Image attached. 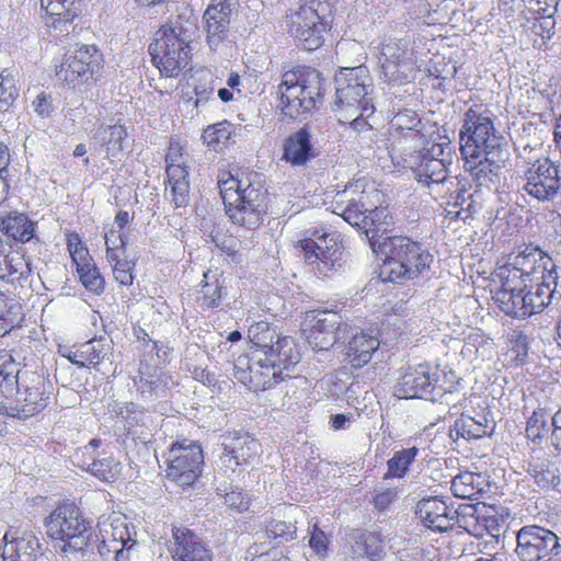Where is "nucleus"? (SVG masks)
Here are the masks:
<instances>
[{"instance_id": "25", "label": "nucleus", "mask_w": 561, "mask_h": 561, "mask_svg": "<svg viewBox=\"0 0 561 561\" xmlns=\"http://www.w3.org/2000/svg\"><path fill=\"white\" fill-rule=\"evenodd\" d=\"M173 543L170 548L174 561H211L209 551L190 529L174 527Z\"/></svg>"}, {"instance_id": "40", "label": "nucleus", "mask_w": 561, "mask_h": 561, "mask_svg": "<svg viewBox=\"0 0 561 561\" xmlns=\"http://www.w3.org/2000/svg\"><path fill=\"white\" fill-rule=\"evenodd\" d=\"M232 136V125L227 121L208 126L203 133L204 142L215 151H222Z\"/></svg>"}, {"instance_id": "38", "label": "nucleus", "mask_w": 561, "mask_h": 561, "mask_svg": "<svg viewBox=\"0 0 561 561\" xmlns=\"http://www.w3.org/2000/svg\"><path fill=\"white\" fill-rule=\"evenodd\" d=\"M76 266L80 282L85 289L96 295L104 291L105 282L91 256L82 260L80 263H77Z\"/></svg>"}, {"instance_id": "64", "label": "nucleus", "mask_w": 561, "mask_h": 561, "mask_svg": "<svg viewBox=\"0 0 561 561\" xmlns=\"http://www.w3.org/2000/svg\"><path fill=\"white\" fill-rule=\"evenodd\" d=\"M67 247L75 264L82 262L90 256L89 251L81 243L79 234L71 233L67 238Z\"/></svg>"}, {"instance_id": "1", "label": "nucleus", "mask_w": 561, "mask_h": 561, "mask_svg": "<svg viewBox=\"0 0 561 561\" xmlns=\"http://www.w3.org/2000/svg\"><path fill=\"white\" fill-rule=\"evenodd\" d=\"M459 141L465 170L477 184L495 183L510 160V151L492 119L470 107L463 115Z\"/></svg>"}, {"instance_id": "9", "label": "nucleus", "mask_w": 561, "mask_h": 561, "mask_svg": "<svg viewBox=\"0 0 561 561\" xmlns=\"http://www.w3.org/2000/svg\"><path fill=\"white\" fill-rule=\"evenodd\" d=\"M226 208L230 220L249 230H255L267 214L268 193L262 176H254Z\"/></svg>"}, {"instance_id": "48", "label": "nucleus", "mask_w": 561, "mask_h": 561, "mask_svg": "<svg viewBox=\"0 0 561 561\" xmlns=\"http://www.w3.org/2000/svg\"><path fill=\"white\" fill-rule=\"evenodd\" d=\"M549 415L541 409H536L527 421L526 435L533 443H540L550 431Z\"/></svg>"}, {"instance_id": "23", "label": "nucleus", "mask_w": 561, "mask_h": 561, "mask_svg": "<svg viewBox=\"0 0 561 561\" xmlns=\"http://www.w3.org/2000/svg\"><path fill=\"white\" fill-rule=\"evenodd\" d=\"M460 508L461 506L456 508L438 497H428L417 503L416 514L426 527L437 531H447L455 525Z\"/></svg>"}, {"instance_id": "51", "label": "nucleus", "mask_w": 561, "mask_h": 561, "mask_svg": "<svg viewBox=\"0 0 561 561\" xmlns=\"http://www.w3.org/2000/svg\"><path fill=\"white\" fill-rule=\"evenodd\" d=\"M499 277L501 278L502 285L495 293L513 294L519 289H526L528 287L527 282L520 272L516 271L511 264L500 268Z\"/></svg>"}, {"instance_id": "8", "label": "nucleus", "mask_w": 561, "mask_h": 561, "mask_svg": "<svg viewBox=\"0 0 561 561\" xmlns=\"http://www.w3.org/2000/svg\"><path fill=\"white\" fill-rule=\"evenodd\" d=\"M47 534L62 541L61 551H85L91 545L92 527L72 505L57 506L45 519Z\"/></svg>"}, {"instance_id": "53", "label": "nucleus", "mask_w": 561, "mask_h": 561, "mask_svg": "<svg viewBox=\"0 0 561 561\" xmlns=\"http://www.w3.org/2000/svg\"><path fill=\"white\" fill-rule=\"evenodd\" d=\"M261 368L256 364V358H249L248 356H239L233 365V377L243 385L253 382V374L257 373Z\"/></svg>"}, {"instance_id": "41", "label": "nucleus", "mask_w": 561, "mask_h": 561, "mask_svg": "<svg viewBox=\"0 0 561 561\" xmlns=\"http://www.w3.org/2000/svg\"><path fill=\"white\" fill-rule=\"evenodd\" d=\"M419 449L416 447L398 450L387 461V472L383 478H403L409 471L410 465L415 460Z\"/></svg>"}, {"instance_id": "24", "label": "nucleus", "mask_w": 561, "mask_h": 561, "mask_svg": "<svg viewBox=\"0 0 561 561\" xmlns=\"http://www.w3.org/2000/svg\"><path fill=\"white\" fill-rule=\"evenodd\" d=\"M265 355L255 354L256 364L275 377L282 369H289L299 362V355L295 351L293 340L288 336L277 337L274 346L265 348ZM268 376V373H263Z\"/></svg>"}, {"instance_id": "10", "label": "nucleus", "mask_w": 561, "mask_h": 561, "mask_svg": "<svg viewBox=\"0 0 561 561\" xmlns=\"http://www.w3.org/2000/svg\"><path fill=\"white\" fill-rule=\"evenodd\" d=\"M523 190L539 203L561 204V171L546 158L537 160L524 173Z\"/></svg>"}, {"instance_id": "47", "label": "nucleus", "mask_w": 561, "mask_h": 561, "mask_svg": "<svg viewBox=\"0 0 561 561\" xmlns=\"http://www.w3.org/2000/svg\"><path fill=\"white\" fill-rule=\"evenodd\" d=\"M204 278L205 284L202 286L197 301L203 308L215 309L221 304L224 294L222 283L218 278H215L214 282H209L208 273L204 274Z\"/></svg>"}, {"instance_id": "56", "label": "nucleus", "mask_w": 561, "mask_h": 561, "mask_svg": "<svg viewBox=\"0 0 561 561\" xmlns=\"http://www.w3.org/2000/svg\"><path fill=\"white\" fill-rule=\"evenodd\" d=\"M31 106L34 113L41 118L50 117L56 110L51 93L46 91H41L32 101Z\"/></svg>"}, {"instance_id": "34", "label": "nucleus", "mask_w": 561, "mask_h": 561, "mask_svg": "<svg viewBox=\"0 0 561 561\" xmlns=\"http://www.w3.org/2000/svg\"><path fill=\"white\" fill-rule=\"evenodd\" d=\"M248 337L252 343L253 358H255V354H261L263 357L265 355V348H270L274 346L277 337H280L276 334L275 330L271 328L268 322L259 321L250 325L248 330Z\"/></svg>"}, {"instance_id": "36", "label": "nucleus", "mask_w": 561, "mask_h": 561, "mask_svg": "<svg viewBox=\"0 0 561 561\" xmlns=\"http://www.w3.org/2000/svg\"><path fill=\"white\" fill-rule=\"evenodd\" d=\"M111 351L112 346L107 339H93L80 345V354L82 355H79V357L85 362L84 367H96L108 358Z\"/></svg>"}, {"instance_id": "37", "label": "nucleus", "mask_w": 561, "mask_h": 561, "mask_svg": "<svg viewBox=\"0 0 561 561\" xmlns=\"http://www.w3.org/2000/svg\"><path fill=\"white\" fill-rule=\"evenodd\" d=\"M453 206L458 208L456 216L462 220L473 218L474 215L482 209L481 193L478 191L470 192L469 190H459L455 197Z\"/></svg>"}, {"instance_id": "39", "label": "nucleus", "mask_w": 561, "mask_h": 561, "mask_svg": "<svg viewBox=\"0 0 561 561\" xmlns=\"http://www.w3.org/2000/svg\"><path fill=\"white\" fill-rule=\"evenodd\" d=\"M254 176L262 175L256 172H251L241 179H237L230 173H224L222 176L219 178L218 187L220 190V195L225 204V208L229 206V203L233 202V198H237L238 195H241V190L244 188L249 182H252Z\"/></svg>"}, {"instance_id": "21", "label": "nucleus", "mask_w": 561, "mask_h": 561, "mask_svg": "<svg viewBox=\"0 0 561 561\" xmlns=\"http://www.w3.org/2000/svg\"><path fill=\"white\" fill-rule=\"evenodd\" d=\"M2 561H35L42 554V543L30 528H11L3 537Z\"/></svg>"}, {"instance_id": "33", "label": "nucleus", "mask_w": 561, "mask_h": 561, "mask_svg": "<svg viewBox=\"0 0 561 561\" xmlns=\"http://www.w3.org/2000/svg\"><path fill=\"white\" fill-rule=\"evenodd\" d=\"M94 547L101 558V561H128L130 553L125 543H119L117 540H107L101 538L100 534H92L91 545L87 548L93 552Z\"/></svg>"}, {"instance_id": "43", "label": "nucleus", "mask_w": 561, "mask_h": 561, "mask_svg": "<svg viewBox=\"0 0 561 561\" xmlns=\"http://www.w3.org/2000/svg\"><path fill=\"white\" fill-rule=\"evenodd\" d=\"M531 474L536 484L542 489L550 486L556 489L561 482L559 467L548 460L533 465Z\"/></svg>"}, {"instance_id": "58", "label": "nucleus", "mask_w": 561, "mask_h": 561, "mask_svg": "<svg viewBox=\"0 0 561 561\" xmlns=\"http://www.w3.org/2000/svg\"><path fill=\"white\" fill-rule=\"evenodd\" d=\"M23 371L21 363L16 360L11 351H0V376L20 377Z\"/></svg>"}, {"instance_id": "59", "label": "nucleus", "mask_w": 561, "mask_h": 561, "mask_svg": "<svg viewBox=\"0 0 561 561\" xmlns=\"http://www.w3.org/2000/svg\"><path fill=\"white\" fill-rule=\"evenodd\" d=\"M398 492L391 488H376L375 494L370 501L376 510L383 512L397 500Z\"/></svg>"}, {"instance_id": "61", "label": "nucleus", "mask_w": 561, "mask_h": 561, "mask_svg": "<svg viewBox=\"0 0 561 561\" xmlns=\"http://www.w3.org/2000/svg\"><path fill=\"white\" fill-rule=\"evenodd\" d=\"M268 537L277 539L280 538L285 541H289L296 538V526L291 523L286 522H272L267 526Z\"/></svg>"}, {"instance_id": "27", "label": "nucleus", "mask_w": 561, "mask_h": 561, "mask_svg": "<svg viewBox=\"0 0 561 561\" xmlns=\"http://www.w3.org/2000/svg\"><path fill=\"white\" fill-rule=\"evenodd\" d=\"M378 346L377 337L364 332L355 334L346 346L345 360L352 367L360 368L370 360Z\"/></svg>"}, {"instance_id": "11", "label": "nucleus", "mask_w": 561, "mask_h": 561, "mask_svg": "<svg viewBox=\"0 0 561 561\" xmlns=\"http://www.w3.org/2000/svg\"><path fill=\"white\" fill-rule=\"evenodd\" d=\"M167 477L180 485H191L201 474L204 456L194 442H174L165 454Z\"/></svg>"}, {"instance_id": "50", "label": "nucleus", "mask_w": 561, "mask_h": 561, "mask_svg": "<svg viewBox=\"0 0 561 561\" xmlns=\"http://www.w3.org/2000/svg\"><path fill=\"white\" fill-rule=\"evenodd\" d=\"M1 264V271L7 272L9 276H15L16 279L26 278L32 273L31 262L19 252L7 254Z\"/></svg>"}, {"instance_id": "26", "label": "nucleus", "mask_w": 561, "mask_h": 561, "mask_svg": "<svg viewBox=\"0 0 561 561\" xmlns=\"http://www.w3.org/2000/svg\"><path fill=\"white\" fill-rule=\"evenodd\" d=\"M41 8L46 12V24L62 33L70 32V25L80 13L77 0H39Z\"/></svg>"}, {"instance_id": "15", "label": "nucleus", "mask_w": 561, "mask_h": 561, "mask_svg": "<svg viewBox=\"0 0 561 561\" xmlns=\"http://www.w3.org/2000/svg\"><path fill=\"white\" fill-rule=\"evenodd\" d=\"M415 160L412 169L420 183L426 186L444 183L453 161L451 147L449 144H433L428 149L419 152Z\"/></svg>"}, {"instance_id": "28", "label": "nucleus", "mask_w": 561, "mask_h": 561, "mask_svg": "<svg viewBox=\"0 0 561 561\" xmlns=\"http://www.w3.org/2000/svg\"><path fill=\"white\" fill-rule=\"evenodd\" d=\"M98 528L101 538H106L107 540L113 539L117 540L119 543H125L129 553H131L134 546L137 543L136 539L131 537L125 516H103L98 522Z\"/></svg>"}, {"instance_id": "63", "label": "nucleus", "mask_w": 561, "mask_h": 561, "mask_svg": "<svg viewBox=\"0 0 561 561\" xmlns=\"http://www.w3.org/2000/svg\"><path fill=\"white\" fill-rule=\"evenodd\" d=\"M108 411L112 415L127 419L130 424L133 421L138 422L137 404L134 402H113L108 405Z\"/></svg>"}, {"instance_id": "35", "label": "nucleus", "mask_w": 561, "mask_h": 561, "mask_svg": "<svg viewBox=\"0 0 561 561\" xmlns=\"http://www.w3.org/2000/svg\"><path fill=\"white\" fill-rule=\"evenodd\" d=\"M483 477L470 471L460 472L451 481V491L461 499H474L481 491Z\"/></svg>"}, {"instance_id": "55", "label": "nucleus", "mask_w": 561, "mask_h": 561, "mask_svg": "<svg viewBox=\"0 0 561 561\" xmlns=\"http://www.w3.org/2000/svg\"><path fill=\"white\" fill-rule=\"evenodd\" d=\"M221 491L220 489H218ZM225 504L238 513L247 511L250 506V496L238 488H230V490H222Z\"/></svg>"}, {"instance_id": "54", "label": "nucleus", "mask_w": 561, "mask_h": 561, "mask_svg": "<svg viewBox=\"0 0 561 561\" xmlns=\"http://www.w3.org/2000/svg\"><path fill=\"white\" fill-rule=\"evenodd\" d=\"M329 538L327 534L314 524L309 529V548L312 553L320 560L329 556Z\"/></svg>"}, {"instance_id": "17", "label": "nucleus", "mask_w": 561, "mask_h": 561, "mask_svg": "<svg viewBox=\"0 0 561 561\" xmlns=\"http://www.w3.org/2000/svg\"><path fill=\"white\" fill-rule=\"evenodd\" d=\"M102 62V54L95 45H81L66 54L57 76L69 83L88 81L100 71Z\"/></svg>"}, {"instance_id": "22", "label": "nucleus", "mask_w": 561, "mask_h": 561, "mask_svg": "<svg viewBox=\"0 0 561 561\" xmlns=\"http://www.w3.org/2000/svg\"><path fill=\"white\" fill-rule=\"evenodd\" d=\"M437 369L427 364L409 367L400 377L397 388L404 398H423L431 394L435 388L446 389L438 385Z\"/></svg>"}, {"instance_id": "13", "label": "nucleus", "mask_w": 561, "mask_h": 561, "mask_svg": "<svg viewBox=\"0 0 561 561\" xmlns=\"http://www.w3.org/2000/svg\"><path fill=\"white\" fill-rule=\"evenodd\" d=\"M300 248L304 260L310 265H316L322 276H328L329 272L342 266L344 250L335 234L322 233L316 238L304 239L300 241Z\"/></svg>"}, {"instance_id": "62", "label": "nucleus", "mask_w": 561, "mask_h": 561, "mask_svg": "<svg viewBox=\"0 0 561 561\" xmlns=\"http://www.w3.org/2000/svg\"><path fill=\"white\" fill-rule=\"evenodd\" d=\"M171 201L176 208L185 207L190 201V182L170 183Z\"/></svg>"}, {"instance_id": "3", "label": "nucleus", "mask_w": 561, "mask_h": 561, "mask_svg": "<svg viewBox=\"0 0 561 561\" xmlns=\"http://www.w3.org/2000/svg\"><path fill=\"white\" fill-rule=\"evenodd\" d=\"M337 208H341L343 218L352 226L364 230L370 248L375 239L385 240L392 236L386 233L393 226L389 210L383 207H368V195L358 182L351 184L340 195Z\"/></svg>"}, {"instance_id": "42", "label": "nucleus", "mask_w": 561, "mask_h": 561, "mask_svg": "<svg viewBox=\"0 0 561 561\" xmlns=\"http://www.w3.org/2000/svg\"><path fill=\"white\" fill-rule=\"evenodd\" d=\"M556 286L547 284L530 285L527 290V305L529 317L543 310L545 307L552 302L556 293Z\"/></svg>"}, {"instance_id": "19", "label": "nucleus", "mask_w": 561, "mask_h": 561, "mask_svg": "<svg viewBox=\"0 0 561 561\" xmlns=\"http://www.w3.org/2000/svg\"><path fill=\"white\" fill-rule=\"evenodd\" d=\"M222 453L220 463L231 471L243 465H250L261 451V444L249 433L226 431L220 436Z\"/></svg>"}, {"instance_id": "52", "label": "nucleus", "mask_w": 561, "mask_h": 561, "mask_svg": "<svg viewBox=\"0 0 561 561\" xmlns=\"http://www.w3.org/2000/svg\"><path fill=\"white\" fill-rule=\"evenodd\" d=\"M119 470V462L112 457L94 460L89 467L91 474L106 482L113 481L118 476Z\"/></svg>"}, {"instance_id": "49", "label": "nucleus", "mask_w": 561, "mask_h": 561, "mask_svg": "<svg viewBox=\"0 0 561 561\" xmlns=\"http://www.w3.org/2000/svg\"><path fill=\"white\" fill-rule=\"evenodd\" d=\"M538 247L527 245L522 252H519L511 263V265L518 272L520 275L529 282L530 278L534 277V272H536V259L538 253Z\"/></svg>"}, {"instance_id": "29", "label": "nucleus", "mask_w": 561, "mask_h": 561, "mask_svg": "<svg viewBox=\"0 0 561 561\" xmlns=\"http://www.w3.org/2000/svg\"><path fill=\"white\" fill-rule=\"evenodd\" d=\"M204 20L206 23L207 43L210 49L216 50L228 38L231 16L218 14L213 10H206Z\"/></svg>"}, {"instance_id": "60", "label": "nucleus", "mask_w": 561, "mask_h": 561, "mask_svg": "<svg viewBox=\"0 0 561 561\" xmlns=\"http://www.w3.org/2000/svg\"><path fill=\"white\" fill-rule=\"evenodd\" d=\"M20 379V377L0 376V393L8 401H3L4 403H18Z\"/></svg>"}, {"instance_id": "5", "label": "nucleus", "mask_w": 561, "mask_h": 561, "mask_svg": "<svg viewBox=\"0 0 561 561\" xmlns=\"http://www.w3.org/2000/svg\"><path fill=\"white\" fill-rule=\"evenodd\" d=\"M337 0H307L287 16L289 34L305 50H316L331 26Z\"/></svg>"}, {"instance_id": "31", "label": "nucleus", "mask_w": 561, "mask_h": 561, "mask_svg": "<svg viewBox=\"0 0 561 561\" xmlns=\"http://www.w3.org/2000/svg\"><path fill=\"white\" fill-rule=\"evenodd\" d=\"M525 290L523 288L513 294L495 293L493 299L505 314L516 319H525L529 317L528 296Z\"/></svg>"}, {"instance_id": "18", "label": "nucleus", "mask_w": 561, "mask_h": 561, "mask_svg": "<svg viewBox=\"0 0 561 561\" xmlns=\"http://www.w3.org/2000/svg\"><path fill=\"white\" fill-rule=\"evenodd\" d=\"M341 323L342 317L336 311L328 309L307 311L304 325L308 332V343L317 351L330 350L337 341Z\"/></svg>"}, {"instance_id": "32", "label": "nucleus", "mask_w": 561, "mask_h": 561, "mask_svg": "<svg viewBox=\"0 0 561 561\" xmlns=\"http://www.w3.org/2000/svg\"><path fill=\"white\" fill-rule=\"evenodd\" d=\"M492 431L493 426H490L486 417L482 416L481 420H476L469 415L461 414L450 430V435L453 436L455 433L457 438L462 437L469 440L482 438L483 436L489 435Z\"/></svg>"}, {"instance_id": "44", "label": "nucleus", "mask_w": 561, "mask_h": 561, "mask_svg": "<svg viewBox=\"0 0 561 561\" xmlns=\"http://www.w3.org/2000/svg\"><path fill=\"white\" fill-rule=\"evenodd\" d=\"M126 136L127 131L123 125H111L102 130V147L106 149V158H117L123 152Z\"/></svg>"}, {"instance_id": "14", "label": "nucleus", "mask_w": 561, "mask_h": 561, "mask_svg": "<svg viewBox=\"0 0 561 561\" xmlns=\"http://www.w3.org/2000/svg\"><path fill=\"white\" fill-rule=\"evenodd\" d=\"M379 62L382 78L389 83H403L411 79L414 62L404 38H388L380 47Z\"/></svg>"}, {"instance_id": "46", "label": "nucleus", "mask_w": 561, "mask_h": 561, "mask_svg": "<svg viewBox=\"0 0 561 561\" xmlns=\"http://www.w3.org/2000/svg\"><path fill=\"white\" fill-rule=\"evenodd\" d=\"M20 95V85L15 77L8 70L0 72V112H7L14 105Z\"/></svg>"}, {"instance_id": "4", "label": "nucleus", "mask_w": 561, "mask_h": 561, "mask_svg": "<svg viewBox=\"0 0 561 561\" xmlns=\"http://www.w3.org/2000/svg\"><path fill=\"white\" fill-rule=\"evenodd\" d=\"M334 111L340 121L352 118L355 114H374V84L365 66L342 68L334 77Z\"/></svg>"}, {"instance_id": "6", "label": "nucleus", "mask_w": 561, "mask_h": 561, "mask_svg": "<svg viewBox=\"0 0 561 561\" xmlns=\"http://www.w3.org/2000/svg\"><path fill=\"white\" fill-rule=\"evenodd\" d=\"M282 112L297 118L313 110L322 99V77L314 69H297L284 73L278 85Z\"/></svg>"}, {"instance_id": "7", "label": "nucleus", "mask_w": 561, "mask_h": 561, "mask_svg": "<svg viewBox=\"0 0 561 561\" xmlns=\"http://www.w3.org/2000/svg\"><path fill=\"white\" fill-rule=\"evenodd\" d=\"M190 30L179 22L163 26L149 46L153 65L167 77H176L191 57Z\"/></svg>"}, {"instance_id": "20", "label": "nucleus", "mask_w": 561, "mask_h": 561, "mask_svg": "<svg viewBox=\"0 0 561 561\" xmlns=\"http://www.w3.org/2000/svg\"><path fill=\"white\" fill-rule=\"evenodd\" d=\"M314 124H305L290 133L283 141L282 160L291 167H305L319 156L314 144Z\"/></svg>"}, {"instance_id": "30", "label": "nucleus", "mask_w": 561, "mask_h": 561, "mask_svg": "<svg viewBox=\"0 0 561 561\" xmlns=\"http://www.w3.org/2000/svg\"><path fill=\"white\" fill-rule=\"evenodd\" d=\"M1 230L8 237L20 242H27L34 236V224L22 213H10L0 222Z\"/></svg>"}, {"instance_id": "57", "label": "nucleus", "mask_w": 561, "mask_h": 561, "mask_svg": "<svg viewBox=\"0 0 561 561\" xmlns=\"http://www.w3.org/2000/svg\"><path fill=\"white\" fill-rule=\"evenodd\" d=\"M393 127L402 130H417L421 119L416 112L412 110H403L394 115L391 121Z\"/></svg>"}, {"instance_id": "12", "label": "nucleus", "mask_w": 561, "mask_h": 561, "mask_svg": "<svg viewBox=\"0 0 561 561\" xmlns=\"http://www.w3.org/2000/svg\"><path fill=\"white\" fill-rule=\"evenodd\" d=\"M515 553L520 561H553L560 553L558 536L545 527L527 525L516 531Z\"/></svg>"}, {"instance_id": "2", "label": "nucleus", "mask_w": 561, "mask_h": 561, "mask_svg": "<svg viewBox=\"0 0 561 561\" xmlns=\"http://www.w3.org/2000/svg\"><path fill=\"white\" fill-rule=\"evenodd\" d=\"M373 252L382 257V273L390 282H402L419 277L428 270L433 256L421 243L404 236L375 239Z\"/></svg>"}, {"instance_id": "16", "label": "nucleus", "mask_w": 561, "mask_h": 561, "mask_svg": "<svg viewBox=\"0 0 561 561\" xmlns=\"http://www.w3.org/2000/svg\"><path fill=\"white\" fill-rule=\"evenodd\" d=\"M20 378L18 403L0 401V413L11 417L26 419L43 407L44 381L41 375L31 370H24Z\"/></svg>"}, {"instance_id": "45", "label": "nucleus", "mask_w": 561, "mask_h": 561, "mask_svg": "<svg viewBox=\"0 0 561 561\" xmlns=\"http://www.w3.org/2000/svg\"><path fill=\"white\" fill-rule=\"evenodd\" d=\"M537 259H536V272H534V277L529 279V283L536 282V284H547L548 285H557V272L556 264L553 260L543 252L540 248L538 249Z\"/></svg>"}]
</instances>
